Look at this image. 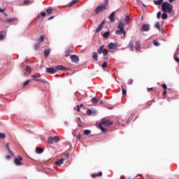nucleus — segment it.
Segmentation results:
<instances>
[{"mask_svg":"<svg viewBox=\"0 0 179 179\" xmlns=\"http://www.w3.org/2000/svg\"><path fill=\"white\" fill-rule=\"evenodd\" d=\"M130 48H131V51H134V49L135 48L134 45V41H130L129 42V44Z\"/></svg>","mask_w":179,"mask_h":179,"instance_id":"obj_19","label":"nucleus"},{"mask_svg":"<svg viewBox=\"0 0 179 179\" xmlns=\"http://www.w3.org/2000/svg\"><path fill=\"white\" fill-rule=\"evenodd\" d=\"M92 101H94V103H99V100H98L97 98H96V97H94V98L92 99Z\"/></svg>","mask_w":179,"mask_h":179,"instance_id":"obj_44","label":"nucleus"},{"mask_svg":"<svg viewBox=\"0 0 179 179\" xmlns=\"http://www.w3.org/2000/svg\"><path fill=\"white\" fill-rule=\"evenodd\" d=\"M77 138H78V139H82V135L78 134V135L77 136Z\"/></svg>","mask_w":179,"mask_h":179,"instance_id":"obj_58","label":"nucleus"},{"mask_svg":"<svg viewBox=\"0 0 179 179\" xmlns=\"http://www.w3.org/2000/svg\"><path fill=\"white\" fill-rule=\"evenodd\" d=\"M6 148L7 149V150L8 151V153L11 155L13 156L15 154L13 153V151H12V150H10V147L9 146V143H7L6 144Z\"/></svg>","mask_w":179,"mask_h":179,"instance_id":"obj_12","label":"nucleus"},{"mask_svg":"<svg viewBox=\"0 0 179 179\" xmlns=\"http://www.w3.org/2000/svg\"><path fill=\"white\" fill-rule=\"evenodd\" d=\"M25 71H26V72H28V73H31L33 69H31V67L29 66H27L25 68Z\"/></svg>","mask_w":179,"mask_h":179,"instance_id":"obj_18","label":"nucleus"},{"mask_svg":"<svg viewBox=\"0 0 179 179\" xmlns=\"http://www.w3.org/2000/svg\"><path fill=\"white\" fill-rule=\"evenodd\" d=\"M118 44L114 43H110L108 44V48L109 50H116L117 48Z\"/></svg>","mask_w":179,"mask_h":179,"instance_id":"obj_10","label":"nucleus"},{"mask_svg":"<svg viewBox=\"0 0 179 179\" xmlns=\"http://www.w3.org/2000/svg\"><path fill=\"white\" fill-rule=\"evenodd\" d=\"M29 83H30V80H26L24 83L23 86H27V85H29Z\"/></svg>","mask_w":179,"mask_h":179,"instance_id":"obj_42","label":"nucleus"},{"mask_svg":"<svg viewBox=\"0 0 179 179\" xmlns=\"http://www.w3.org/2000/svg\"><path fill=\"white\" fill-rule=\"evenodd\" d=\"M162 87L166 90L167 89V85L166 84H162Z\"/></svg>","mask_w":179,"mask_h":179,"instance_id":"obj_52","label":"nucleus"},{"mask_svg":"<svg viewBox=\"0 0 179 179\" xmlns=\"http://www.w3.org/2000/svg\"><path fill=\"white\" fill-rule=\"evenodd\" d=\"M162 9L165 13H173V4H170L169 2H164L162 4Z\"/></svg>","mask_w":179,"mask_h":179,"instance_id":"obj_2","label":"nucleus"},{"mask_svg":"<svg viewBox=\"0 0 179 179\" xmlns=\"http://www.w3.org/2000/svg\"><path fill=\"white\" fill-rule=\"evenodd\" d=\"M71 61L76 64H78L79 62V57L76 55H72L70 57Z\"/></svg>","mask_w":179,"mask_h":179,"instance_id":"obj_8","label":"nucleus"},{"mask_svg":"<svg viewBox=\"0 0 179 179\" xmlns=\"http://www.w3.org/2000/svg\"><path fill=\"white\" fill-rule=\"evenodd\" d=\"M3 12H5V9H1V8H0V13H2Z\"/></svg>","mask_w":179,"mask_h":179,"instance_id":"obj_60","label":"nucleus"},{"mask_svg":"<svg viewBox=\"0 0 179 179\" xmlns=\"http://www.w3.org/2000/svg\"><path fill=\"white\" fill-rule=\"evenodd\" d=\"M41 45V43H36L34 45V48L36 51H37V50H38V48L40 47Z\"/></svg>","mask_w":179,"mask_h":179,"instance_id":"obj_29","label":"nucleus"},{"mask_svg":"<svg viewBox=\"0 0 179 179\" xmlns=\"http://www.w3.org/2000/svg\"><path fill=\"white\" fill-rule=\"evenodd\" d=\"M91 132L92 131L88 129L84 130V135H90Z\"/></svg>","mask_w":179,"mask_h":179,"instance_id":"obj_33","label":"nucleus"},{"mask_svg":"<svg viewBox=\"0 0 179 179\" xmlns=\"http://www.w3.org/2000/svg\"><path fill=\"white\" fill-rule=\"evenodd\" d=\"M168 17V15H167V13H164L162 15V19H163L164 20L167 19Z\"/></svg>","mask_w":179,"mask_h":179,"instance_id":"obj_34","label":"nucleus"},{"mask_svg":"<svg viewBox=\"0 0 179 179\" xmlns=\"http://www.w3.org/2000/svg\"><path fill=\"white\" fill-rule=\"evenodd\" d=\"M141 3H142V5H143V6L144 7V8H146V5H145V3H143V2H141Z\"/></svg>","mask_w":179,"mask_h":179,"instance_id":"obj_63","label":"nucleus"},{"mask_svg":"<svg viewBox=\"0 0 179 179\" xmlns=\"http://www.w3.org/2000/svg\"><path fill=\"white\" fill-rule=\"evenodd\" d=\"M128 83H129V85H132V83H134V80H132V79L129 80Z\"/></svg>","mask_w":179,"mask_h":179,"instance_id":"obj_50","label":"nucleus"},{"mask_svg":"<svg viewBox=\"0 0 179 179\" xmlns=\"http://www.w3.org/2000/svg\"><path fill=\"white\" fill-rule=\"evenodd\" d=\"M46 72L50 73L51 75L56 73L57 68L56 67H49L46 69Z\"/></svg>","mask_w":179,"mask_h":179,"instance_id":"obj_7","label":"nucleus"},{"mask_svg":"<svg viewBox=\"0 0 179 179\" xmlns=\"http://www.w3.org/2000/svg\"><path fill=\"white\" fill-rule=\"evenodd\" d=\"M64 160H65V159H61L55 162V164H57V166H61V164H63Z\"/></svg>","mask_w":179,"mask_h":179,"instance_id":"obj_17","label":"nucleus"},{"mask_svg":"<svg viewBox=\"0 0 179 179\" xmlns=\"http://www.w3.org/2000/svg\"><path fill=\"white\" fill-rule=\"evenodd\" d=\"M99 104H104V102H103V101H100Z\"/></svg>","mask_w":179,"mask_h":179,"instance_id":"obj_64","label":"nucleus"},{"mask_svg":"<svg viewBox=\"0 0 179 179\" xmlns=\"http://www.w3.org/2000/svg\"><path fill=\"white\" fill-rule=\"evenodd\" d=\"M174 59L176 62H179V58L177 57L176 54L174 55Z\"/></svg>","mask_w":179,"mask_h":179,"instance_id":"obj_43","label":"nucleus"},{"mask_svg":"<svg viewBox=\"0 0 179 179\" xmlns=\"http://www.w3.org/2000/svg\"><path fill=\"white\" fill-rule=\"evenodd\" d=\"M122 96L125 97L127 96V90L124 89V85H122Z\"/></svg>","mask_w":179,"mask_h":179,"instance_id":"obj_25","label":"nucleus"},{"mask_svg":"<svg viewBox=\"0 0 179 179\" xmlns=\"http://www.w3.org/2000/svg\"><path fill=\"white\" fill-rule=\"evenodd\" d=\"M155 27H156V29H159V30H160V22H156Z\"/></svg>","mask_w":179,"mask_h":179,"instance_id":"obj_38","label":"nucleus"},{"mask_svg":"<svg viewBox=\"0 0 179 179\" xmlns=\"http://www.w3.org/2000/svg\"><path fill=\"white\" fill-rule=\"evenodd\" d=\"M103 176L102 172H99V173H94L92 175V178H96V177H101Z\"/></svg>","mask_w":179,"mask_h":179,"instance_id":"obj_15","label":"nucleus"},{"mask_svg":"<svg viewBox=\"0 0 179 179\" xmlns=\"http://www.w3.org/2000/svg\"><path fill=\"white\" fill-rule=\"evenodd\" d=\"M48 143H50V145H52L54 143V137H49L48 139Z\"/></svg>","mask_w":179,"mask_h":179,"instance_id":"obj_24","label":"nucleus"},{"mask_svg":"<svg viewBox=\"0 0 179 179\" xmlns=\"http://www.w3.org/2000/svg\"><path fill=\"white\" fill-rule=\"evenodd\" d=\"M102 52L104 57H106V55H108V50L107 49H103Z\"/></svg>","mask_w":179,"mask_h":179,"instance_id":"obj_35","label":"nucleus"},{"mask_svg":"<svg viewBox=\"0 0 179 179\" xmlns=\"http://www.w3.org/2000/svg\"><path fill=\"white\" fill-rule=\"evenodd\" d=\"M92 57L95 61H99V55H97V52H94Z\"/></svg>","mask_w":179,"mask_h":179,"instance_id":"obj_23","label":"nucleus"},{"mask_svg":"<svg viewBox=\"0 0 179 179\" xmlns=\"http://www.w3.org/2000/svg\"><path fill=\"white\" fill-rule=\"evenodd\" d=\"M109 20L112 23H114L115 22V12H113L110 15H109Z\"/></svg>","mask_w":179,"mask_h":179,"instance_id":"obj_11","label":"nucleus"},{"mask_svg":"<svg viewBox=\"0 0 179 179\" xmlns=\"http://www.w3.org/2000/svg\"><path fill=\"white\" fill-rule=\"evenodd\" d=\"M10 157H11L10 155H6V157H5L6 160H10Z\"/></svg>","mask_w":179,"mask_h":179,"instance_id":"obj_55","label":"nucleus"},{"mask_svg":"<svg viewBox=\"0 0 179 179\" xmlns=\"http://www.w3.org/2000/svg\"><path fill=\"white\" fill-rule=\"evenodd\" d=\"M130 19H129V15H126V18L124 20V22H126L127 23H128V22H129Z\"/></svg>","mask_w":179,"mask_h":179,"instance_id":"obj_41","label":"nucleus"},{"mask_svg":"<svg viewBox=\"0 0 179 179\" xmlns=\"http://www.w3.org/2000/svg\"><path fill=\"white\" fill-rule=\"evenodd\" d=\"M30 3V0H24V5H29Z\"/></svg>","mask_w":179,"mask_h":179,"instance_id":"obj_46","label":"nucleus"},{"mask_svg":"<svg viewBox=\"0 0 179 179\" xmlns=\"http://www.w3.org/2000/svg\"><path fill=\"white\" fill-rule=\"evenodd\" d=\"M45 38V36L44 35H41L40 36V38L38 40L39 43H43L44 41V39Z\"/></svg>","mask_w":179,"mask_h":179,"instance_id":"obj_28","label":"nucleus"},{"mask_svg":"<svg viewBox=\"0 0 179 179\" xmlns=\"http://www.w3.org/2000/svg\"><path fill=\"white\" fill-rule=\"evenodd\" d=\"M110 36V31H106L105 33H103V37L104 38H108V37Z\"/></svg>","mask_w":179,"mask_h":179,"instance_id":"obj_27","label":"nucleus"},{"mask_svg":"<svg viewBox=\"0 0 179 179\" xmlns=\"http://www.w3.org/2000/svg\"><path fill=\"white\" fill-rule=\"evenodd\" d=\"M107 65H108L107 62H103L102 64V68L103 69H104V68H107Z\"/></svg>","mask_w":179,"mask_h":179,"instance_id":"obj_40","label":"nucleus"},{"mask_svg":"<svg viewBox=\"0 0 179 179\" xmlns=\"http://www.w3.org/2000/svg\"><path fill=\"white\" fill-rule=\"evenodd\" d=\"M76 111L78 112L80 111V106H79V105L76 106Z\"/></svg>","mask_w":179,"mask_h":179,"instance_id":"obj_54","label":"nucleus"},{"mask_svg":"<svg viewBox=\"0 0 179 179\" xmlns=\"http://www.w3.org/2000/svg\"><path fill=\"white\" fill-rule=\"evenodd\" d=\"M147 90H148V92H150V90H153V87H150V88L148 87V88H147Z\"/></svg>","mask_w":179,"mask_h":179,"instance_id":"obj_59","label":"nucleus"},{"mask_svg":"<svg viewBox=\"0 0 179 179\" xmlns=\"http://www.w3.org/2000/svg\"><path fill=\"white\" fill-rule=\"evenodd\" d=\"M15 20L16 18H10V19H7L6 22H8V23H10V22H15Z\"/></svg>","mask_w":179,"mask_h":179,"instance_id":"obj_37","label":"nucleus"},{"mask_svg":"<svg viewBox=\"0 0 179 179\" xmlns=\"http://www.w3.org/2000/svg\"><path fill=\"white\" fill-rule=\"evenodd\" d=\"M65 159H68L69 157V153L65 154Z\"/></svg>","mask_w":179,"mask_h":179,"instance_id":"obj_57","label":"nucleus"},{"mask_svg":"<svg viewBox=\"0 0 179 179\" xmlns=\"http://www.w3.org/2000/svg\"><path fill=\"white\" fill-rule=\"evenodd\" d=\"M154 3L157 6L162 5V3H163V0L154 1Z\"/></svg>","mask_w":179,"mask_h":179,"instance_id":"obj_22","label":"nucleus"},{"mask_svg":"<svg viewBox=\"0 0 179 179\" xmlns=\"http://www.w3.org/2000/svg\"><path fill=\"white\" fill-rule=\"evenodd\" d=\"M22 160H23V158L20 156H18V157L14 159V163L16 164V166H22Z\"/></svg>","mask_w":179,"mask_h":179,"instance_id":"obj_5","label":"nucleus"},{"mask_svg":"<svg viewBox=\"0 0 179 179\" xmlns=\"http://www.w3.org/2000/svg\"><path fill=\"white\" fill-rule=\"evenodd\" d=\"M46 15H47V13H45V12L41 13V16L44 17V16H46Z\"/></svg>","mask_w":179,"mask_h":179,"instance_id":"obj_56","label":"nucleus"},{"mask_svg":"<svg viewBox=\"0 0 179 179\" xmlns=\"http://www.w3.org/2000/svg\"><path fill=\"white\" fill-rule=\"evenodd\" d=\"M149 30H150V26L148 24H143L140 31H149Z\"/></svg>","mask_w":179,"mask_h":179,"instance_id":"obj_6","label":"nucleus"},{"mask_svg":"<svg viewBox=\"0 0 179 179\" xmlns=\"http://www.w3.org/2000/svg\"><path fill=\"white\" fill-rule=\"evenodd\" d=\"M36 82H41L42 83H45V80H44V79H39V80H36Z\"/></svg>","mask_w":179,"mask_h":179,"instance_id":"obj_47","label":"nucleus"},{"mask_svg":"<svg viewBox=\"0 0 179 179\" xmlns=\"http://www.w3.org/2000/svg\"><path fill=\"white\" fill-rule=\"evenodd\" d=\"M117 29H119V30L116 31V34H124V37H125L127 32H125V29H124V23L120 22L118 24Z\"/></svg>","mask_w":179,"mask_h":179,"instance_id":"obj_3","label":"nucleus"},{"mask_svg":"<svg viewBox=\"0 0 179 179\" xmlns=\"http://www.w3.org/2000/svg\"><path fill=\"white\" fill-rule=\"evenodd\" d=\"M134 117H135V113H132L129 117L130 120H134Z\"/></svg>","mask_w":179,"mask_h":179,"instance_id":"obj_45","label":"nucleus"},{"mask_svg":"<svg viewBox=\"0 0 179 179\" xmlns=\"http://www.w3.org/2000/svg\"><path fill=\"white\" fill-rule=\"evenodd\" d=\"M6 138V134L5 133H0V139H5Z\"/></svg>","mask_w":179,"mask_h":179,"instance_id":"obj_31","label":"nucleus"},{"mask_svg":"<svg viewBox=\"0 0 179 179\" xmlns=\"http://www.w3.org/2000/svg\"><path fill=\"white\" fill-rule=\"evenodd\" d=\"M153 44H154V45H155V47H159V45H160V43H159L157 40H154L153 41Z\"/></svg>","mask_w":179,"mask_h":179,"instance_id":"obj_32","label":"nucleus"},{"mask_svg":"<svg viewBox=\"0 0 179 179\" xmlns=\"http://www.w3.org/2000/svg\"><path fill=\"white\" fill-rule=\"evenodd\" d=\"M168 1H169L170 3H173V2H174V1L176 0H168Z\"/></svg>","mask_w":179,"mask_h":179,"instance_id":"obj_62","label":"nucleus"},{"mask_svg":"<svg viewBox=\"0 0 179 179\" xmlns=\"http://www.w3.org/2000/svg\"><path fill=\"white\" fill-rule=\"evenodd\" d=\"M56 71H69V69L62 66V65H59L56 66Z\"/></svg>","mask_w":179,"mask_h":179,"instance_id":"obj_9","label":"nucleus"},{"mask_svg":"<svg viewBox=\"0 0 179 179\" xmlns=\"http://www.w3.org/2000/svg\"><path fill=\"white\" fill-rule=\"evenodd\" d=\"M79 1H80V0H73L72 1L74 5H76V3H78V2H79Z\"/></svg>","mask_w":179,"mask_h":179,"instance_id":"obj_49","label":"nucleus"},{"mask_svg":"<svg viewBox=\"0 0 179 179\" xmlns=\"http://www.w3.org/2000/svg\"><path fill=\"white\" fill-rule=\"evenodd\" d=\"M161 16H162V13L161 12H158L157 14V19H160Z\"/></svg>","mask_w":179,"mask_h":179,"instance_id":"obj_48","label":"nucleus"},{"mask_svg":"<svg viewBox=\"0 0 179 179\" xmlns=\"http://www.w3.org/2000/svg\"><path fill=\"white\" fill-rule=\"evenodd\" d=\"M73 5H75L73 1H71L68 4V6H73Z\"/></svg>","mask_w":179,"mask_h":179,"instance_id":"obj_53","label":"nucleus"},{"mask_svg":"<svg viewBox=\"0 0 179 179\" xmlns=\"http://www.w3.org/2000/svg\"><path fill=\"white\" fill-rule=\"evenodd\" d=\"M46 13H48V15H51V13H52V8H48L46 10Z\"/></svg>","mask_w":179,"mask_h":179,"instance_id":"obj_26","label":"nucleus"},{"mask_svg":"<svg viewBox=\"0 0 179 179\" xmlns=\"http://www.w3.org/2000/svg\"><path fill=\"white\" fill-rule=\"evenodd\" d=\"M106 9H107V5L104 4V5L99 6L96 8L95 13L96 15H99V13H100V12H102V10H106Z\"/></svg>","mask_w":179,"mask_h":179,"instance_id":"obj_4","label":"nucleus"},{"mask_svg":"<svg viewBox=\"0 0 179 179\" xmlns=\"http://www.w3.org/2000/svg\"><path fill=\"white\" fill-rule=\"evenodd\" d=\"M64 53H65V57H69V55H71V51L69 50H66Z\"/></svg>","mask_w":179,"mask_h":179,"instance_id":"obj_36","label":"nucleus"},{"mask_svg":"<svg viewBox=\"0 0 179 179\" xmlns=\"http://www.w3.org/2000/svg\"><path fill=\"white\" fill-rule=\"evenodd\" d=\"M53 141H54L55 142H59V141H61V138H59L58 137V136H55L53 137Z\"/></svg>","mask_w":179,"mask_h":179,"instance_id":"obj_30","label":"nucleus"},{"mask_svg":"<svg viewBox=\"0 0 179 179\" xmlns=\"http://www.w3.org/2000/svg\"><path fill=\"white\" fill-rule=\"evenodd\" d=\"M113 124H114V122L110 121V120L102 119L99 124V128L101 129V132H106L104 127H111Z\"/></svg>","mask_w":179,"mask_h":179,"instance_id":"obj_1","label":"nucleus"},{"mask_svg":"<svg viewBox=\"0 0 179 179\" xmlns=\"http://www.w3.org/2000/svg\"><path fill=\"white\" fill-rule=\"evenodd\" d=\"M5 38V36H3V34H0V40H3Z\"/></svg>","mask_w":179,"mask_h":179,"instance_id":"obj_51","label":"nucleus"},{"mask_svg":"<svg viewBox=\"0 0 179 179\" xmlns=\"http://www.w3.org/2000/svg\"><path fill=\"white\" fill-rule=\"evenodd\" d=\"M104 23H106V22L103 21L100 24H102V27H103L104 26Z\"/></svg>","mask_w":179,"mask_h":179,"instance_id":"obj_61","label":"nucleus"},{"mask_svg":"<svg viewBox=\"0 0 179 179\" xmlns=\"http://www.w3.org/2000/svg\"><path fill=\"white\" fill-rule=\"evenodd\" d=\"M104 50V45H102L98 50V54H101Z\"/></svg>","mask_w":179,"mask_h":179,"instance_id":"obj_21","label":"nucleus"},{"mask_svg":"<svg viewBox=\"0 0 179 179\" xmlns=\"http://www.w3.org/2000/svg\"><path fill=\"white\" fill-rule=\"evenodd\" d=\"M103 29V24H99L98 27L96 28L95 33H99V31H101V29Z\"/></svg>","mask_w":179,"mask_h":179,"instance_id":"obj_16","label":"nucleus"},{"mask_svg":"<svg viewBox=\"0 0 179 179\" xmlns=\"http://www.w3.org/2000/svg\"><path fill=\"white\" fill-rule=\"evenodd\" d=\"M92 113H93V112L92 111V109H88V110H87V114L88 115H92Z\"/></svg>","mask_w":179,"mask_h":179,"instance_id":"obj_39","label":"nucleus"},{"mask_svg":"<svg viewBox=\"0 0 179 179\" xmlns=\"http://www.w3.org/2000/svg\"><path fill=\"white\" fill-rule=\"evenodd\" d=\"M44 55L46 57H48V55H50V49H45L44 50Z\"/></svg>","mask_w":179,"mask_h":179,"instance_id":"obj_20","label":"nucleus"},{"mask_svg":"<svg viewBox=\"0 0 179 179\" xmlns=\"http://www.w3.org/2000/svg\"><path fill=\"white\" fill-rule=\"evenodd\" d=\"M43 152H44V149L38 147L36 148V153H37L38 155H41Z\"/></svg>","mask_w":179,"mask_h":179,"instance_id":"obj_13","label":"nucleus"},{"mask_svg":"<svg viewBox=\"0 0 179 179\" xmlns=\"http://www.w3.org/2000/svg\"><path fill=\"white\" fill-rule=\"evenodd\" d=\"M139 48H141V42L139 41H137L136 42V45H135V50H136V51H138Z\"/></svg>","mask_w":179,"mask_h":179,"instance_id":"obj_14","label":"nucleus"}]
</instances>
